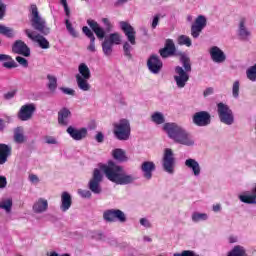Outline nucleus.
<instances>
[{
	"label": "nucleus",
	"instance_id": "obj_1",
	"mask_svg": "<svg viewBox=\"0 0 256 256\" xmlns=\"http://www.w3.org/2000/svg\"><path fill=\"white\" fill-rule=\"evenodd\" d=\"M108 181L116 185H130L135 181V177L125 173L123 166L117 165L113 160L108 161L100 167Z\"/></svg>",
	"mask_w": 256,
	"mask_h": 256
},
{
	"label": "nucleus",
	"instance_id": "obj_2",
	"mask_svg": "<svg viewBox=\"0 0 256 256\" xmlns=\"http://www.w3.org/2000/svg\"><path fill=\"white\" fill-rule=\"evenodd\" d=\"M163 129L167 133L168 137L174 140V143L186 145L187 147H190V145H193L194 143L189 133L175 123H165L163 125Z\"/></svg>",
	"mask_w": 256,
	"mask_h": 256
},
{
	"label": "nucleus",
	"instance_id": "obj_3",
	"mask_svg": "<svg viewBox=\"0 0 256 256\" xmlns=\"http://www.w3.org/2000/svg\"><path fill=\"white\" fill-rule=\"evenodd\" d=\"M30 11L32 15L30 19L31 27H33L35 31H38L42 35H49V33H51V29L47 27V22L45 19L39 16V9L37 8V5L32 4L30 6Z\"/></svg>",
	"mask_w": 256,
	"mask_h": 256
},
{
	"label": "nucleus",
	"instance_id": "obj_4",
	"mask_svg": "<svg viewBox=\"0 0 256 256\" xmlns=\"http://www.w3.org/2000/svg\"><path fill=\"white\" fill-rule=\"evenodd\" d=\"M79 74H76V83L81 91H91V70L85 63H81L78 67Z\"/></svg>",
	"mask_w": 256,
	"mask_h": 256
},
{
	"label": "nucleus",
	"instance_id": "obj_5",
	"mask_svg": "<svg viewBox=\"0 0 256 256\" xmlns=\"http://www.w3.org/2000/svg\"><path fill=\"white\" fill-rule=\"evenodd\" d=\"M113 134L118 141H129L131 137V123L127 119H121L118 123L113 125Z\"/></svg>",
	"mask_w": 256,
	"mask_h": 256
},
{
	"label": "nucleus",
	"instance_id": "obj_6",
	"mask_svg": "<svg viewBox=\"0 0 256 256\" xmlns=\"http://www.w3.org/2000/svg\"><path fill=\"white\" fill-rule=\"evenodd\" d=\"M103 219L107 223H115V221L125 223V221H127V216L125 215V212L120 209H108L103 212Z\"/></svg>",
	"mask_w": 256,
	"mask_h": 256
},
{
	"label": "nucleus",
	"instance_id": "obj_7",
	"mask_svg": "<svg viewBox=\"0 0 256 256\" xmlns=\"http://www.w3.org/2000/svg\"><path fill=\"white\" fill-rule=\"evenodd\" d=\"M103 182V174L101 170L95 168L92 174V178L88 183V189L95 195H99L103 189L101 188V183Z\"/></svg>",
	"mask_w": 256,
	"mask_h": 256
},
{
	"label": "nucleus",
	"instance_id": "obj_8",
	"mask_svg": "<svg viewBox=\"0 0 256 256\" xmlns=\"http://www.w3.org/2000/svg\"><path fill=\"white\" fill-rule=\"evenodd\" d=\"M218 116L221 121V123H224L225 125H233V111L227 106L226 104H223V102L218 103Z\"/></svg>",
	"mask_w": 256,
	"mask_h": 256
},
{
	"label": "nucleus",
	"instance_id": "obj_9",
	"mask_svg": "<svg viewBox=\"0 0 256 256\" xmlns=\"http://www.w3.org/2000/svg\"><path fill=\"white\" fill-rule=\"evenodd\" d=\"M162 165L166 173L173 174L175 171V156L171 148H166L164 150V155L162 158Z\"/></svg>",
	"mask_w": 256,
	"mask_h": 256
},
{
	"label": "nucleus",
	"instance_id": "obj_10",
	"mask_svg": "<svg viewBox=\"0 0 256 256\" xmlns=\"http://www.w3.org/2000/svg\"><path fill=\"white\" fill-rule=\"evenodd\" d=\"M35 111H37V106H35V104H25L21 106L17 117L20 121H31V119H33V115H35Z\"/></svg>",
	"mask_w": 256,
	"mask_h": 256
},
{
	"label": "nucleus",
	"instance_id": "obj_11",
	"mask_svg": "<svg viewBox=\"0 0 256 256\" xmlns=\"http://www.w3.org/2000/svg\"><path fill=\"white\" fill-rule=\"evenodd\" d=\"M192 121L197 127H207V125H211V114L207 111L196 112Z\"/></svg>",
	"mask_w": 256,
	"mask_h": 256
},
{
	"label": "nucleus",
	"instance_id": "obj_12",
	"mask_svg": "<svg viewBox=\"0 0 256 256\" xmlns=\"http://www.w3.org/2000/svg\"><path fill=\"white\" fill-rule=\"evenodd\" d=\"M205 27H207V18L203 15H199L191 26L192 37L197 39Z\"/></svg>",
	"mask_w": 256,
	"mask_h": 256
},
{
	"label": "nucleus",
	"instance_id": "obj_13",
	"mask_svg": "<svg viewBox=\"0 0 256 256\" xmlns=\"http://www.w3.org/2000/svg\"><path fill=\"white\" fill-rule=\"evenodd\" d=\"M120 27L124 35L127 37L130 45H137V31H135V28L125 21L120 22Z\"/></svg>",
	"mask_w": 256,
	"mask_h": 256
},
{
	"label": "nucleus",
	"instance_id": "obj_14",
	"mask_svg": "<svg viewBox=\"0 0 256 256\" xmlns=\"http://www.w3.org/2000/svg\"><path fill=\"white\" fill-rule=\"evenodd\" d=\"M147 67L150 73L157 75L163 69V61L156 54H152L147 60Z\"/></svg>",
	"mask_w": 256,
	"mask_h": 256
},
{
	"label": "nucleus",
	"instance_id": "obj_15",
	"mask_svg": "<svg viewBox=\"0 0 256 256\" xmlns=\"http://www.w3.org/2000/svg\"><path fill=\"white\" fill-rule=\"evenodd\" d=\"M25 34L27 35L28 39H31V41H34V43H38L40 49H49L51 47V44H49V40L45 38L41 34L34 35L33 31L26 29Z\"/></svg>",
	"mask_w": 256,
	"mask_h": 256
},
{
	"label": "nucleus",
	"instance_id": "obj_16",
	"mask_svg": "<svg viewBox=\"0 0 256 256\" xmlns=\"http://www.w3.org/2000/svg\"><path fill=\"white\" fill-rule=\"evenodd\" d=\"M175 53H177V47H175V42H173L172 39H167L164 47L159 50V54L162 59H169V57H173Z\"/></svg>",
	"mask_w": 256,
	"mask_h": 256
},
{
	"label": "nucleus",
	"instance_id": "obj_17",
	"mask_svg": "<svg viewBox=\"0 0 256 256\" xmlns=\"http://www.w3.org/2000/svg\"><path fill=\"white\" fill-rule=\"evenodd\" d=\"M175 73L177 75L174 76V81L179 89H183L187 85V81H189V74L181 66L175 68Z\"/></svg>",
	"mask_w": 256,
	"mask_h": 256
},
{
	"label": "nucleus",
	"instance_id": "obj_18",
	"mask_svg": "<svg viewBox=\"0 0 256 256\" xmlns=\"http://www.w3.org/2000/svg\"><path fill=\"white\" fill-rule=\"evenodd\" d=\"M12 53L23 57H31V48L23 40H17L12 45Z\"/></svg>",
	"mask_w": 256,
	"mask_h": 256
},
{
	"label": "nucleus",
	"instance_id": "obj_19",
	"mask_svg": "<svg viewBox=\"0 0 256 256\" xmlns=\"http://www.w3.org/2000/svg\"><path fill=\"white\" fill-rule=\"evenodd\" d=\"M245 23H247V20L245 18H241L238 25V38L240 41H249V39H251V32Z\"/></svg>",
	"mask_w": 256,
	"mask_h": 256
},
{
	"label": "nucleus",
	"instance_id": "obj_20",
	"mask_svg": "<svg viewBox=\"0 0 256 256\" xmlns=\"http://www.w3.org/2000/svg\"><path fill=\"white\" fill-rule=\"evenodd\" d=\"M66 131L74 141H81L87 137V128L77 129L73 126H69Z\"/></svg>",
	"mask_w": 256,
	"mask_h": 256
},
{
	"label": "nucleus",
	"instance_id": "obj_21",
	"mask_svg": "<svg viewBox=\"0 0 256 256\" xmlns=\"http://www.w3.org/2000/svg\"><path fill=\"white\" fill-rule=\"evenodd\" d=\"M210 56L214 63H225V60L227 59L225 52L217 46H213L210 49Z\"/></svg>",
	"mask_w": 256,
	"mask_h": 256
},
{
	"label": "nucleus",
	"instance_id": "obj_22",
	"mask_svg": "<svg viewBox=\"0 0 256 256\" xmlns=\"http://www.w3.org/2000/svg\"><path fill=\"white\" fill-rule=\"evenodd\" d=\"M12 152L13 148L11 146L0 143V165H5Z\"/></svg>",
	"mask_w": 256,
	"mask_h": 256
},
{
	"label": "nucleus",
	"instance_id": "obj_23",
	"mask_svg": "<svg viewBox=\"0 0 256 256\" xmlns=\"http://www.w3.org/2000/svg\"><path fill=\"white\" fill-rule=\"evenodd\" d=\"M71 205H73V198H71V194H69V192H62L60 205L61 211L66 213V211L71 209Z\"/></svg>",
	"mask_w": 256,
	"mask_h": 256
},
{
	"label": "nucleus",
	"instance_id": "obj_24",
	"mask_svg": "<svg viewBox=\"0 0 256 256\" xmlns=\"http://www.w3.org/2000/svg\"><path fill=\"white\" fill-rule=\"evenodd\" d=\"M87 25H89L90 29H92L93 33H95L96 37L99 39H105V29L101 28L97 21L88 19Z\"/></svg>",
	"mask_w": 256,
	"mask_h": 256
},
{
	"label": "nucleus",
	"instance_id": "obj_25",
	"mask_svg": "<svg viewBox=\"0 0 256 256\" xmlns=\"http://www.w3.org/2000/svg\"><path fill=\"white\" fill-rule=\"evenodd\" d=\"M69 117H71V110L66 107L60 109L58 112V123L62 127H67L69 125Z\"/></svg>",
	"mask_w": 256,
	"mask_h": 256
},
{
	"label": "nucleus",
	"instance_id": "obj_26",
	"mask_svg": "<svg viewBox=\"0 0 256 256\" xmlns=\"http://www.w3.org/2000/svg\"><path fill=\"white\" fill-rule=\"evenodd\" d=\"M143 176L145 179H151L153 177V171H155V163L151 161H145L141 165Z\"/></svg>",
	"mask_w": 256,
	"mask_h": 256
},
{
	"label": "nucleus",
	"instance_id": "obj_27",
	"mask_svg": "<svg viewBox=\"0 0 256 256\" xmlns=\"http://www.w3.org/2000/svg\"><path fill=\"white\" fill-rule=\"evenodd\" d=\"M82 32L84 33V35H86V37H88V39H90V44L87 47L88 51H91V53H95V34H93V31H91V29H89V27L87 26H83Z\"/></svg>",
	"mask_w": 256,
	"mask_h": 256
},
{
	"label": "nucleus",
	"instance_id": "obj_28",
	"mask_svg": "<svg viewBox=\"0 0 256 256\" xmlns=\"http://www.w3.org/2000/svg\"><path fill=\"white\" fill-rule=\"evenodd\" d=\"M185 166L188 167V169L192 170L195 177H199V175H201V166L199 165V162H197V160L189 158L185 161Z\"/></svg>",
	"mask_w": 256,
	"mask_h": 256
},
{
	"label": "nucleus",
	"instance_id": "obj_29",
	"mask_svg": "<svg viewBox=\"0 0 256 256\" xmlns=\"http://www.w3.org/2000/svg\"><path fill=\"white\" fill-rule=\"evenodd\" d=\"M49 208V202L43 198H39L38 201L33 205L34 213H45Z\"/></svg>",
	"mask_w": 256,
	"mask_h": 256
},
{
	"label": "nucleus",
	"instance_id": "obj_30",
	"mask_svg": "<svg viewBox=\"0 0 256 256\" xmlns=\"http://www.w3.org/2000/svg\"><path fill=\"white\" fill-rule=\"evenodd\" d=\"M112 157L115 161H119L120 163H125L127 161V154L125 150L121 148H116L112 151Z\"/></svg>",
	"mask_w": 256,
	"mask_h": 256
},
{
	"label": "nucleus",
	"instance_id": "obj_31",
	"mask_svg": "<svg viewBox=\"0 0 256 256\" xmlns=\"http://www.w3.org/2000/svg\"><path fill=\"white\" fill-rule=\"evenodd\" d=\"M110 45H121V34L118 32L111 33L107 39H105Z\"/></svg>",
	"mask_w": 256,
	"mask_h": 256
},
{
	"label": "nucleus",
	"instance_id": "obj_32",
	"mask_svg": "<svg viewBox=\"0 0 256 256\" xmlns=\"http://www.w3.org/2000/svg\"><path fill=\"white\" fill-rule=\"evenodd\" d=\"M228 256H247V251L243 246L237 245L228 253Z\"/></svg>",
	"mask_w": 256,
	"mask_h": 256
},
{
	"label": "nucleus",
	"instance_id": "obj_33",
	"mask_svg": "<svg viewBox=\"0 0 256 256\" xmlns=\"http://www.w3.org/2000/svg\"><path fill=\"white\" fill-rule=\"evenodd\" d=\"M47 79H48L47 87H48L49 91H52V93H55V91L57 89V77L48 74Z\"/></svg>",
	"mask_w": 256,
	"mask_h": 256
},
{
	"label": "nucleus",
	"instance_id": "obj_34",
	"mask_svg": "<svg viewBox=\"0 0 256 256\" xmlns=\"http://www.w3.org/2000/svg\"><path fill=\"white\" fill-rule=\"evenodd\" d=\"M239 199L240 201H242V203H248L249 205H256V194L240 195Z\"/></svg>",
	"mask_w": 256,
	"mask_h": 256
},
{
	"label": "nucleus",
	"instance_id": "obj_35",
	"mask_svg": "<svg viewBox=\"0 0 256 256\" xmlns=\"http://www.w3.org/2000/svg\"><path fill=\"white\" fill-rule=\"evenodd\" d=\"M0 34L4 35L5 37H8L9 39H12V37H15V33H13V29L6 27L4 25H0Z\"/></svg>",
	"mask_w": 256,
	"mask_h": 256
},
{
	"label": "nucleus",
	"instance_id": "obj_36",
	"mask_svg": "<svg viewBox=\"0 0 256 256\" xmlns=\"http://www.w3.org/2000/svg\"><path fill=\"white\" fill-rule=\"evenodd\" d=\"M151 119L153 123H156V125H163V123H165V116H163L160 112H155L152 114Z\"/></svg>",
	"mask_w": 256,
	"mask_h": 256
},
{
	"label": "nucleus",
	"instance_id": "obj_37",
	"mask_svg": "<svg viewBox=\"0 0 256 256\" xmlns=\"http://www.w3.org/2000/svg\"><path fill=\"white\" fill-rule=\"evenodd\" d=\"M180 61L184 67V71L186 73L191 72V59H189V57L182 55L180 58Z\"/></svg>",
	"mask_w": 256,
	"mask_h": 256
},
{
	"label": "nucleus",
	"instance_id": "obj_38",
	"mask_svg": "<svg viewBox=\"0 0 256 256\" xmlns=\"http://www.w3.org/2000/svg\"><path fill=\"white\" fill-rule=\"evenodd\" d=\"M102 50L104 55H106V57L111 56V53H113V45L108 43L107 40H104V42L102 43Z\"/></svg>",
	"mask_w": 256,
	"mask_h": 256
},
{
	"label": "nucleus",
	"instance_id": "obj_39",
	"mask_svg": "<svg viewBox=\"0 0 256 256\" xmlns=\"http://www.w3.org/2000/svg\"><path fill=\"white\" fill-rule=\"evenodd\" d=\"M178 45H186V47H191V38H189V36L180 35L178 37Z\"/></svg>",
	"mask_w": 256,
	"mask_h": 256
},
{
	"label": "nucleus",
	"instance_id": "obj_40",
	"mask_svg": "<svg viewBox=\"0 0 256 256\" xmlns=\"http://www.w3.org/2000/svg\"><path fill=\"white\" fill-rule=\"evenodd\" d=\"M192 221L199 223V221H207V214L205 213H194L192 215Z\"/></svg>",
	"mask_w": 256,
	"mask_h": 256
},
{
	"label": "nucleus",
	"instance_id": "obj_41",
	"mask_svg": "<svg viewBox=\"0 0 256 256\" xmlns=\"http://www.w3.org/2000/svg\"><path fill=\"white\" fill-rule=\"evenodd\" d=\"M246 75L250 81H256V64L247 70Z\"/></svg>",
	"mask_w": 256,
	"mask_h": 256
},
{
	"label": "nucleus",
	"instance_id": "obj_42",
	"mask_svg": "<svg viewBox=\"0 0 256 256\" xmlns=\"http://www.w3.org/2000/svg\"><path fill=\"white\" fill-rule=\"evenodd\" d=\"M11 207H13V200L11 199L0 202V209H5V211H11Z\"/></svg>",
	"mask_w": 256,
	"mask_h": 256
},
{
	"label": "nucleus",
	"instance_id": "obj_43",
	"mask_svg": "<svg viewBox=\"0 0 256 256\" xmlns=\"http://www.w3.org/2000/svg\"><path fill=\"white\" fill-rule=\"evenodd\" d=\"M133 49V47L131 46V44L129 42H125L123 45V51H124V55L126 57H128V59H131L132 55H131V50Z\"/></svg>",
	"mask_w": 256,
	"mask_h": 256
},
{
	"label": "nucleus",
	"instance_id": "obj_44",
	"mask_svg": "<svg viewBox=\"0 0 256 256\" xmlns=\"http://www.w3.org/2000/svg\"><path fill=\"white\" fill-rule=\"evenodd\" d=\"M14 141L16 143H25V136L23 135V133H21V131L16 130L14 133Z\"/></svg>",
	"mask_w": 256,
	"mask_h": 256
},
{
	"label": "nucleus",
	"instance_id": "obj_45",
	"mask_svg": "<svg viewBox=\"0 0 256 256\" xmlns=\"http://www.w3.org/2000/svg\"><path fill=\"white\" fill-rule=\"evenodd\" d=\"M66 29L72 37H78L77 31H75V28H73V24L69 22V19L66 20Z\"/></svg>",
	"mask_w": 256,
	"mask_h": 256
},
{
	"label": "nucleus",
	"instance_id": "obj_46",
	"mask_svg": "<svg viewBox=\"0 0 256 256\" xmlns=\"http://www.w3.org/2000/svg\"><path fill=\"white\" fill-rule=\"evenodd\" d=\"M239 81H235L233 83V87H232V95L235 99H237V97H239Z\"/></svg>",
	"mask_w": 256,
	"mask_h": 256
},
{
	"label": "nucleus",
	"instance_id": "obj_47",
	"mask_svg": "<svg viewBox=\"0 0 256 256\" xmlns=\"http://www.w3.org/2000/svg\"><path fill=\"white\" fill-rule=\"evenodd\" d=\"M3 67H5L6 69H15L18 67V65L15 63V60L11 58V60H9L8 62L3 63Z\"/></svg>",
	"mask_w": 256,
	"mask_h": 256
},
{
	"label": "nucleus",
	"instance_id": "obj_48",
	"mask_svg": "<svg viewBox=\"0 0 256 256\" xmlns=\"http://www.w3.org/2000/svg\"><path fill=\"white\" fill-rule=\"evenodd\" d=\"M102 22L105 25V31L106 33H111L112 29H113V24H111V21H109L107 18H103Z\"/></svg>",
	"mask_w": 256,
	"mask_h": 256
},
{
	"label": "nucleus",
	"instance_id": "obj_49",
	"mask_svg": "<svg viewBox=\"0 0 256 256\" xmlns=\"http://www.w3.org/2000/svg\"><path fill=\"white\" fill-rule=\"evenodd\" d=\"M78 194H79L80 197H82L83 199H91V191H89V190L79 189V190H78Z\"/></svg>",
	"mask_w": 256,
	"mask_h": 256
},
{
	"label": "nucleus",
	"instance_id": "obj_50",
	"mask_svg": "<svg viewBox=\"0 0 256 256\" xmlns=\"http://www.w3.org/2000/svg\"><path fill=\"white\" fill-rule=\"evenodd\" d=\"M16 61H17V63H19V65H21L22 67H29V61H27V59H25L24 57L17 56V57H16Z\"/></svg>",
	"mask_w": 256,
	"mask_h": 256
},
{
	"label": "nucleus",
	"instance_id": "obj_51",
	"mask_svg": "<svg viewBox=\"0 0 256 256\" xmlns=\"http://www.w3.org/2000/svg\"><path fill=\"white\" fill-rule=\"evenodd\" d=\"M174 256H199V254H195L191 250H184L182 253H175Z\"/></svg>",
	"mask_w": 256,
	"mask_h": 256
},
{
	"label": "nucleus",
	"instance_id": "obj_52",
	"mask_svg": "<svg viewBox=\"0 0 256 256\" xmlns=\"http://www.w3.org/2000/svg\"><path fill=\"white\" fill-rule=\"evenodd\" d=\"M7 11V5L3 3V1L0 0V20L5 17V13Z\"/></svg>",
	"mask_w": 256,
	"mask_h": 256
},
{
	"label": "nucleus",
	"instance_id": "obj_53",
	"mask_svg": "<svg viewBox=\"0 0 256 256\" xmlns=\"http://www.w3.org/2000/svg\"><path fill=\"white\" fill-rule=\"evenodd\" d=\"M60 3L64 7V11L66 13V16L70 17L71 15V10L69 9V5L67 4V0H60Z\"/></svg>",
	"mask_w": 256,
	"mask_h": 256
},
{
	"label": "nucleus",
	"instance_id": "obj_54",
	"mask_svg": "<svg viewBox=\"0 0 256 256\" xmlns=\"http://www.w3.org/2000/svg\"><path fill=\"white\" fill-rule=\"evenodd\" d=\"M62 90V93H64L65 95H71L72 97H75V90L71 89V88H60Z\"/></svg>",
	"mask_w": 256,
	"mask_h": 256
},
{
	"label": "nucleus",
	"instance_id": "obj_55",
	"mask_svg": "<svg viewBox=\"0 0 256 256\" xmlns=\"http://www.w3.org/2000/svg\"><path fill=\"white\" fill-rule=\"evenodd\" d=\"M5 187H7V178L0 176V189H5Z\"/></svg>",
	"mask_w": 256,
	"mask_h": 256
},
{
	"label": "nucleus",
	"instance_id": "obj_56",
	"mask_svg": "<svg viewBox=\"0 0 256 256\" xmlns=\"http://www.w3.org/2000/svg\"><path fill=\"white\" fill-rule=\"evenodd\" d=\"M95 139L97 143H103V141L105 140V136L103 135L102 132H98L95 136Z\"/></svg>",
	"mask_w": 256,
	"mask_h": 256
},
{
	"label": "nucleus",
	"instance_id": "obj_57",
	"mask_svg": "<svg viewBox=\"0 0 256 256\" xmlns=\"http://www.w3.org/2000/svg\"><path fill=\"white\" fill-rule=\"evenodd\" d=\"M46 143L48 145H56L57 140L54 137L49 136V137H46Z\"/></svg>",
	"mask_w": 256,
	"mask_h": 256
},
{
	"label": "nucleus",
	"instance_id": "obj_58",
	"mask_svg": "<svg viewBox=\"0 0 256 256\" xmlns=\"http://www.w3.org/2000/svg\"><path fill=\"white\" fill-rule=\"evenodd\" d=\"M140 224L143 225V227H147V228L151 227V223L146 218L140 219Z\"/></svg>",
	"mask_w": 256,
	"mask_h": 256
},
{
	"label": "nucleus",
	"instance_id": "obj_59",
	"mask_svg": "<svg viewBox=\"0 0 256 256\" xmlns=\"http://www.w3.org/2000/svg\"><path fill=\"white\" fill-rule=\"evenodd\" d=\"M15 93H17V91H10L4 95V98L7 100L13 99V97H15Z\"/></svg>",
	"mask_w": 256,
	"mask_h": 256
},
{
	"label": "nucleus",
	"instance_id": "obj_60",
	"mask_svg": "<svg viewBox=\"0 0 256 256\" xmlns=\"http://www.w3.org/2000/svg\"><path fill=\"white\" fill-rule=\"evenodd\" d=\"M159 25V15H156L152 21V29H156Z\"/></svg>",
	"mask_w": 256,
	"mask_h": 256
},
{
	"label": "nucleus",
	"instance_id": "obj_61",
	"mask_svg": "<svg viewBox=\"0 0 256 256\" xmlns=\"http://www.w3.org/2000/svg\"><path fill=\"white\" fill-rule=\"evenodd\" d=\"M29 180L31 181V183H39V177H37V175L35 174L29 175Z\"/></svg>",
	"mask_w": 256,
	"mask_h": 256
},
{
	"label": "nucleus",
	"instance_id": "obj_62",
	"mask_svg": "<svg viewBox=\"0 0 256 256\" xmlns=\"http://www.w3.org/2000/svg\"><path fill=\"white\" fill-rule=\"evenodd\" d=\"M11 60V56L6 54H0V61H9Z\"/></svg>",
	"mask_w": 256,
	"mask_h": 256
},
{
	"label": "nucleus",
	"instance_id": "obj_63",
	"mask_svg": "<svg viewBox=\"0 0 256 256\" xmlns=\"http://www.w3.org/2000/svg\"><path fill=\"white\" fill-rule=\"evenodd\" d=\"M209 95H213V88H207L204 91V97H209Z\"/></svg>",
	"mask_w": 256,
	"mask_h": 256
},
{
	"label": "nucleus",
	"instance_id": "obj_64",
	"mask_svg": "<svg viewBox=\"0 0 256 256\" xmlns=\"http://www.w3.org/2000/svg\"><path fill=\"white\" fill-rule=\"evenodd\" d=\"M127 1L128 0H117L114 5L115 7H119L121 5H124V3H127Z\"/></svg>",
	"mask_w": 256,
	"mask_h": 256
}]
</instances>
